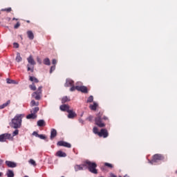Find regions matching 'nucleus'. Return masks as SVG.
Returning a JSON list of instances; mask_svg holds the SVG:
<instances>
[{"label": "nucleus", "mask_w": 177, "mask_h": 177, "mask_svg": "<svg viewBox=\"0 0 177 177\" xmlns=\"http://www.w3.org/2000/svg\"><path fill=\"white\" fill-rule=\"evenodd\" d=\"M26 23H30V21H26Z\"/></svg>", "instance_id": "nucleus-50"}, {"label": "nucleus", "mask_w": 177, "mask_h": 177, "mask_svg": "<svg viewBox=\"0 0 177 177\" xmlns=\"http://www.w3.org/2000/svg\"><path fill=\"white\" fill-rule=\"evenodd\" d=\"M87 120H88V121H92V120H93V116H92V115H90L89 117H88L87 118Z\"/></svg>", "instance_id": "nucleus-44"}, {"label": "nucleus", "mask_w": 177, "mask_h": 177, "mask_svg": "<svg viewBox=\"0 0 177 177\" xmlns=\"http://www.w3.org/2000/svg\"><path fill=\"white\" fill-rule=\"evenodd\" d=\"M7 84H16V81L10 79H7Z\"/></svg>", "instance_id": "nucleus-35"}, {"label": "nucleus", "mask_w": 177, "mask_h": 177, "mask_svg": "<svg viewBox=\"0 0 177 177\" xmlns=\"http://www.w3.org/2000/svg\"><path fill=\"white\" fill-rule=\"evenodd\" d=\"M56 69V66H53L50 67V74H52V73H53V71H55V70Z\"/></svg>", "instance_id": "nucleus-39"}, {"label": "nucleus", "mask_w": 177, "mask_h": 177, "mask_svg": "<svg viewBox=\"0 0 177 177\" xmlns=\"http://www.w3.org/2000/svg\"><path fill=\"white\" fill-rule=\"evenodd\" d=\"M11 138H12V134L10 133H6L3 134H1L0 135V142H6V140L11 139Z\"/></svg>", "instance_id": "nucleus-6"}, {"label": "nucleus", "mask_w": 177, "mask_h": 177, "mask_svg": "<svg viewBox=\"0 0 177 177\" xmlns=\"http://www.w3.org/2000/svg\"><path fill=\"white\" fill-rule=\"evenodd\" d=\"M12 10V8H3L1 9V12H7V13H10V11Z\"/></svg>", "instance_id": "nucleus-32"}, {"label": "nucleus", "mask_w": 177, "mask_h": 177, "mask_svg": "<svg viewBox=\"0 0 177 177\" xmlns=\"http://www.w3.org/2000/svg\"><path fill=\"white\" fill-rule=\"evenodd\" d=\"M6 175L8 177H15V173H13V171L10 169L7 171Z\"/></svg>", "instance_id": "nucleus-24"}, {"label": "nucleus", "mask_w": 177, "mask_h": 177, "mask_svg": "<svg viewBox=\"0 0 177 177\" xmlns=\"http://www.w3.org/2000/svg\"><path fill=\"white\" fill-rule=\"evenodd\" d=\"M97 108V104H96V102H94L93 104L90 105V109L91 110H96V109Z\"/></svg>", "instance_id": "nucleus-29"}, {"label": "nucleus", "mask_w": 177, "mask_h": 177, "mask_svg": "<svg viewBox=\"0 0 177 177\" xmlns=\"http://www.w3.org/2000/svg\"><path fill=\"white\" fill-rule=\"evenodd\" d=\"M68 118H71L73 119L75 117H77V113H75V112H74L73 110H68Z\"/></svg>", "instance_id": "nucleus-14"}, {"label": "nucleus", "mask_w": 177, "mask_h": 177, "mask_svg": "<svg viewBox=\"0 0 177 177\" xmlns=\"http://www.w3.org/2000/svg\"><path fill=\"white\" fill-rule=\"evenodd\" d=\"M29 81H31V82H35V84H38V82H39V80H38L37 77L32 76L29 77Z\"/></svg>", "instance_id": "nucleus-21"}, {"label": "nucleus", "mask_w": 177, "mask_h": 177, "mask_svg": "<svg viewBox=\"0 0 177 177\" xmlns=\"http://www.w3.org/2000/svg\"><path fill=\"white\" fill-rule=\"evenodd\" d=\"M15 60H16V62H17V63H20V62H21V60H23V58L20 55V53H17V57L15 58Z\"/></svg>", "instance_id": "nucleus-22"}, {"label": "nucleus", "mask_w": 177, "mask_h": 177, "mask_svg": "<svg viewBox=\"0 0 177 177\" xmlns=\"http://www.w3.org/2000/svg\"><path fill=\"white\" fill-rule=\"evenodd\" d=\"M2 175H3V173L0 172V176H2Z\"/></svg>", "instance_id": "nucleus-48"}, {"label": "nucleus", "mask_w": 177, "mask_h": 177, "mask_svg": "<svg viewBox=\"0 0 177 177\" xmlns=\"http://www.w3.org/2000/svg\"><path fill=\"white\" fill-rule=\"evenodd\" d=\"M110 177H117V176L114 175V174L111 173L110 174Z\"/></svg>", "instance_id": "nucleus-47"}, {"label": "nucleus", "mask_w": 177, "mask_h": 177, "mask_svg": "<svg viewBox=\"0 0 177 177\" xmlns=\"http://www.w3.org/2000/svg\"><path fill=\"white\" fill-rule=\"evenodd\" d=\"M17 135H19V130L17 129L14 131V132L12 133V136H17Z\"/></svg>", "instance_id": "nucleus-41"}, {"label": "nucleus", "mask_w": 177, "mask_h": 177, "mask_svg": "<svg viewBox=\"0 0 177 177\" xmlns=\"http://www.w3.org/2000/svg\"><path fill=\"white\" fill-rule=\"evenodd\" d=\"M39 111V107H38V106H36V107L32 109V110H30V113H32L33 114H37Z\"/></svg>", "instance_id": "nucleus-25"}, {"label": "nucleus", "mask_w": 177, "mask_h": 177, "mask_svg": "<svg viewBox=\"0 0 177 177\" xmlns=\"http://www.w3.org/2000/svg\"><path fill=\"white\" fill-rule=\"evenodd\" d=\"M57 136V131L55 129H51L50 139L53 140Z\"/></svg>", "instance_id": "nucleus-11"}, {"label": "nucleus", "mask_w": 177, "mask_h": 177, "mask_svg": "<svg viewBox=\"0 0 177 177\" xmlns=\"http://www.w3.org/2000/svg\"><path fill=\"white\" fill-rule=\"evenodd\" d=\"M53 64H57V60H56L55 59H53L52 61Z\"/></svg>", "instance_id": "nucleus-45"}, {"label": "nucleus", "mask_w": 177, "mask_h": 177, "mask_svg": "<svg viewBox=\"0 0 177 177\" xmlns=\"http://www.w3.org/2000/svg\"><path fill=\"white\" fill-rule=\"evenodd\" d=\"M12 20H19V19L16 18H13Z\"/></svg>", "instance_id": "nucleus-49"}, {"label": "nucleus", "mask_w": 177, "mask_h": 177, "mask_svg": "<svg viewBox=\"0 0 177 177\" xmlns=\"http://www.w3.org/2000/svg\"><path fill=\"white\" fill-rule=\"evenodd\" d=\"M28 63L30 64L31 66H35V61L34 60V58H32V56L30 55L28 59Z\"/></svg>", "instance_id": "nucleus-16"}, {"label": "nucleus", "mask_w": 177, "mask_h": 177, "mask_svg": "<svg viewBox=\"0 0 177 177\" xmlns=\"http://www.w3.org/2000/svg\"><path fill=\"white\" fill-rule=\"evenodd\" d=\"M30 106H31V107H34V106H39V102H35V100H32L30 102Z\"/></svg>", "instance_id": "nucleus-27"}, {"label": "nucleus", "mask_w": 177, "mask_h": 177, "mask_svg": "<svg viewBox=\"0 0 177 177\" xmlns=\"http://www.w3.org/2000/svg\"><path fill=\"white\" fill-rule=\"evenodd\" d=\"M93 133H95V135H99V131H98V129H97V127H94L93 129Z\"/></svg>", "instance_id": "nucleus-38"}, {"label": "nucleus", "mask_w": 177, "mask_h": 177, "mask_svg": "<svg viewBox=\"0 0 177 177\" xmlns=\"http://www.w3.org/2000/svg\"><path fill=\"white\" fill-rule=\"evenodd\" d=\"M28 38H29L30 40L34 39V33L31 30H28L27 32Z\"/></svg>", "instance_id": "nucleus-18"}, {"label": "nucleus", "mask_w": 177, "mask_h": 177, "mask_svg": "<svg viewBox=\"0 0 177 177\" xmlns=\"http://www.w3.org/2000/svg\"><path fill=\"white\" fill-rule=\"evenodd\" d=\"M44 64L46 66H50V59H49V58H45L44 59Z\"/></svg>", "instance_id": "nucleus-26"}, {"label": "nucleus", "mask_w": 177, "mask_h": 177, "mask_svg": "<svg viewBox=\"0 0 177 177\" xmlns=\"http://www.w3.org/2000/svg\"><path fill=\"white\" fill-rule=\"evenodd\" d=\"M57 146H62L64 147H67L68 149H71V144L67 142H65V141H59L57 143Z\"/></svg>", "instance_id": "nucleus-9"}, {"label": "nucleus", "mask_w": 177, "mask_h": 177, "mask_svg": "<svg viewBox=\"0 0 177 177\" xmlns=\"http://www.w3.org/2000/svg\"><path fill=\"white\" fill-rule=\"evenodd\" d=\"M84 165L86 169L87 168L88 169L89 172H91V174H94L95 175L97 174V169H96L97 165L96 162L86 160L84 162Z\"/></svg>", "instance_id": "nucleus-3"}, {"label": "nucleus", "mask_w": 177, "mask_h": 177, "mask_svg": "<svg viewBox=\"0 0 177 177\" xmlns=\"http://www.w3.org/2000/svg\"><path fill=\"white\" fill-rule=\"evenodd\" d=\"M21 122H23V115H16L10 123V127L14 128V129H18L21 128Z\"/></svg>", "instance_id": "nucleus-1"}, {"label": "nucleus", "mask_w": 177, "mask_h": 177, "mask_svg": "<svg viewBox=\"0 0 177 177\" xmlns=\"http://www.w3.org/2000/svg\"><path fill=\"white\" fill-rule=\"evenodd\" d=\"M167 158L162 154L156 153L153 156V158L150 162L151 164L153 165L155 162H158V161H165Z\"/></svg>", "instance_id": "nucleus-4"}, {"label": "nucleus", "mask_w": 177, "mask_h": 177, "mask_svg": "<svg viewBox=\"0 0 177 177\" xmlns=\"http://www.w3.org/2000/svg\"><path fill=\"white\" fill-rule=\"evenodd\" d=\"M93 102V96L90 95L86 101L87 103H92Z\"/></svg>", "instance_id": "nucleus-33"}, {"label": "nucleus", "mask_w": 177, "mask_h": 177, "mask_svg": "<svg viewBox=\"0 0 177 177\" xmlns=\"http://www.w3.org/2000/svg\"><path fill=\"white\" fill-rule=\"evenodd\" d=\"M76 91L82 93H88V88L85 86H76Z\"/></svg>", "instance_id": "nucleus-8"}, {"label": "nucleus", "mask_w": 177, "mask_h": 177, "mask_svg": "<svg viewBox=\"0 0 177 177\" xmlns=\"http://www.w3.org/2000/svg\"><path fill=\"white\" fill-rule=\"evenodd\" d=\"M37 138H39V139H41L43 140H46V136H45V135L43 134H39V136Z\"/></svg>", "instance_id": "nucleus-36"}, {"label": "nucleus", "mask_w": 177, "mask_h": 177, "mask_svg": "<svg viewBox=\"0 0 177 177\" xmlns=\"http://www.w3.org/2000/svg\"><path fill=\"white\" fill-rule=\"evenodd\" d=\"M27 71H31V73H34V67H32L31 68V67L30 66V64L27 65Z\"/></svg>", "instance_id": "nucleus-34"}, {"label": "nucleus", "mask_w": 177, "mask_h": 177, "mask_svg": "<svg viewBox=\"0 0 177 177\" xmlns=\"http://www.w3.org/2000/svg\"><path fill=\"white\" fill-rule=\"evenodd\" d=\"M104 166L107 167L108 168H110L111 169L114 168V166L111 163L105 162Z\"/></svg>", "instance_id": "nucleus-31"}, {"label": "nucleus", "mask_w": 177, "mask_h": 177, "mask_svg": "<svg viewBox=\"0 0 177 177\" xmlns=\"http://www.w3.org/2000/svg\"><path fill=\"white\" fill-rule=\"evenodd\" d=\"M10 104V100H8L6 103L3 104L0 106V110H2V109H5V107H8Z\"/></svg>", "instance_id": "nucleus-23"}, {"label": "nucleus", "mask_w": 177, "mask_h": 177, "mask_svg": "<svg viewBox=\"0 0 177 177\" xmlns=\"http://www.w3.org/2000/svg\"><path fill=\"white\" fill-rule=\"evenodd\" d=\"M20 22H17L15 26H14V28L17 29L19 28V27H20Z\"/></svg>", "instance_id": "nucleus-42"}, {"label": "nucleus", "mask_w": 177, "mask_h": 177, "mask_svg": "<svg viewBox=\"0 0 177 177\" xmlns=\"http://www.w3.org/2000/svg\"><path fill=\"white\" fill-rule=\"evenodd\" d=\"M74 85V82L71 79H66L64 86L68 88V86H73Z\"/></svg>", "instance_id": "nucleus-13"}, {"label": "nucleus", "mask_w": 177, "mask_h": 177, "mask_svg": "<svg viewBox=\"0 0 177 177\" xmlns=\"http://www.w3.org/2000/svg\"><path fill=\"white\" fill-rule=\"evenodd\" d=\"M77 90V86H75L74 84L71 86V88H70V91L71 92H74V91Z\"/></svg>", "instance_id": "nucleus-40"}, {"label": "nucleus", "mask_w": 177, "mask_h": 177, "mask_svg": "<svg viewBox=\"0 0 177 177\" xmlns=\"http://www.w3.org/2000/svg\"><path fill=\"white\" fill-rule=\"evenodd\" d=\"M29 88L30 89H31V91H37V87L35 86V84L34 83L29 85Z\"/></svg>", "instance_id": "nucleus-30"}, {"label": "nucleus", "mask_w": 177, "mask_h": 177, "mask_svg": "<svg viewBox=\"0 0 177 177\" xmlns=\"http://www.w3.org/2000/svg\"><path fill=\"white\" fill-rule=\"evenodd\" d=\"M67 102H70V99H68L67 96L63 97L62 99V103L64 104V103H67Z\"/></svg>", "instance_id": "nucleus-28"}, {"label": "nucleus", "mask_w": 177, "mask_h": 177, "mask_svg": "<svg viewBox=\"0 0 177 177\" xmlns=\"http://www.w3.org/2000/svg\"><path fill=\"white\" fill-rule=\"evenodd\" d=\"M13 45H14V48H19V44L14 43Z\"/></svg>", "instance_id": "nucleus-46"}, {"label": "nucleus", "mask_w": 177, "mask_h": 177, "mask_svg": "<svg viewBox=\"0 0 177 177\" xmlns=\"http://www.w3.org/2000/svg\"><path fill=\"white\" fill-rule=\"evenodd\" d=\"M45 125H46L45 120H39V121H37V127H45Z\"/></svg>", "instance_id": "nucleus-20"}, {"label": "nucleus", "mask_w": 177, "mask_h": 177, "mask_svg": "<svg viewBox=\"0 0 177 177\" xmlns=\"http://www.w3.org/2000/svg\"><path fill=\"white\" fill-rule=\"evenodd\" d=\"M86 169L85 165H84V163L82 165H76L75 166V171L77 172V171H84V169Z\"/></svg>", "instance_id": "nucleus-12"}, {"label": "nucleus", "mask_w": 177, "mask_h": 177, "mask_svg": "<svg viewBox=\"0 0 177 177\" xmlns=\"http://www.w3.org/2000/svg\"><path fill=\"white\" fill-rule=\"evenodd\" d=\"M32 135H33L34 136H35L36 138H38V136H39V134H38V133H37V131H34V132L32 133Z\"/></svg>", "instance_id": "nucleus-43"}, {"label": "nucleus", "mask_w": 177, "mask_h": 177, "mask_svg": "<svg viewBox=\"0 0 177 177\" xmlns=\"http://www.w3.org/2000/svg\"><path fill=\"white\" fill-rule=\"evenodd\" d=\"M57 157H67V153L63 152L62 151H58L56 153Z\"/></svg>", "instance_id": "nucleus-17"}, {"label": "nucleus", "mask_w": 177, "mask_h": 177, "mask_svg": "<svg viewBox=\"0 0 177 177\" xmlns=\"http://www.w3.org/2000/svg\"><path fill=\"white\" fill-rule=\"evenodd\" d=\"M176 174H177V170L176 171Z\"/></svg>", "instance_id": "nucleus-51"}, {"label": "nucleus", "mask_w": 177, "mask_h": 177, "mask_svg": "<svg viewBox=\"0 0 177 177\" xmlns=\"http://www.w3.org/2000/svg\"><path fill=\"white\" fill-rule=\"evenodd\" d=\"M32 96L35 99V100H41V97L42 96V86H39L37 91L34 92L32 94Z\"/></svg>", "instance_id": "nucleus-5"}, {"label": "nucleus", "mask_w": 177, "mask_h": 177, "mask_svg": "<svg viewBox=\"0 0 177 177\" xmlns=\"http://www.w3.org/2000/svg\"><path fill=\"white\" fill-rule=\"evenodd\" d=\"M98 136H100V138H107L109 136V131H107V129H102L100 131V133H98Z\"/></svg>", "instance_id": "nucleus-7"}, {"label": "nucleus", "mask_w": 177, "mask_h": 177, "mask_svg": "<svg viewBox=\"0 0 177 177\" xmlns=\"http://www.w3.org/2000/svg\"><path fill=\"white\" fill-rule=\"evenodd\" d=\"M59 109L62 111H66L68 113L70 110V106L67 104H63L60 106Z\"/></svg>", "instance_id": "nucleus-15"}, {"label": "nucleus", "mask_w": 177, "mask_h": 177, "mask_svg": "<svg viewBox=\"0 0 177 177\" xmlns=\"http://www.w3.org/2000/svg\"><path fill=\"white\" fill-rule=\"evenodd\" d=\"M103 120L108 121L109 118H107L106 116H103V112H100L96 115V117L95 118V125L99 127V128H104V127H106V124H104V122H103Z\"/></svg>", "instance_id": "nucleus-2"}, {"label": "nucleus", "mask_w": 177, "mask_h": 177, "mask_svg": "<svg viewBox=\"0 0 177 177\" xmlns=\"http://www.w3.org/2000/svg\"><path fill=\"white\" fill-rule=\"evenodd\" d=\"M29 162L34 167H37V163L35 162V160H34L33 159H30L29 160Z\"/></svg>", "instance_id": "nucleus-37"}, {"label": "nucleus", "mask_w": 177, "mask_h": 177, "mask_svg": "<svg viewBox=\"0 0 177 177\" xmlns=\"http://www.w3.org/2000/svg\"><path fill=\"white\" fill-rule=\"evenodd\" d=\"M6 165H7L8 168H16V167H17V163L12 162L10 160H6Z\"/></svg>", "instance_id": "nucleus-10"}, {"label": "nucleus", "mask_w": 177, "mask_h": 177, "mask_svg": "<svg viewBox=\"0 0 177 177\" xmlns=\"http://www.w3.org/2000/svg\"><path fill=\"white\" fill-rule=\"evenodd\" d=\"M26 118L28 120H35V118H37V114H34L32 113H30V114H29L26 116Z\"/></svg>", "instance_id": "nucleus-19"}]
</instances>
